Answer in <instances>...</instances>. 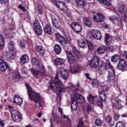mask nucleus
<instances>
[{"label": "nucleus", "mask_w": 127, "mask_h": 127, "mask_svg": "<svg viewBox=\"0 0 127 127\" xmlns=\"http://www.w3.org/2000/svg\"><path fill=\"white\" fill-rule=\"evenodd\" d=\"M99 58L96 56H95L90 62V64L92 67L93 68L96 67L99 65Z\"/></svg>", "instance_id": "nucleus-9"}, {"label": "nucleus", "mask_w": 127, "mask_h": 127, "mask_svg": "<svg viewBox=\"0 0 127 127\" xmlns=\"http://www.w3.org/2000/svg\"><path fill=\"white\" fill-rule=\"evenodd\" d=\"M20 45L21 47H24L25 46V42L24 41H21Z\"/></svg>", "instance_id": "nucleus-62"}, {"label": "nucleus", "mask_w": 127, "mask_h": 127, "mask_svg": "<svg viewBox=\"0 0 127 127\" xmlns=\"http://www.w3.org/2000/svg\"><path fill=\"white\" fill-rule=\"evenodd\" d=\"M116 127H125V124L123 122H118L116 125Z\"/></svg>", "instance_id": "nucleus-49"}, {"label": "nucleus", "mask_w": 127, "mask_h": 127, "mask_svg": "<svg viewBox=\"0 0 127 127\" xmlns=\"http://www.w3.org/2000/svg\"><path fill=\"white\" fill-rule=\"evenodd\" d=\"M13 79L15 82L20 80L21 78L19 73L17 72H14L13 75Z\"/></svg>", "instance_id": "nucleus-31"}, {"label": "nucleus", "mask_w": 127, "mask_h": 127, "mask_svg": "<svg viewBox=\"0 0 127 127\" xmlns=\"http://www.w3.org/2000/svg\"><path fill=\"white\" fill-rule=\"evenodd\" d=\"M73 99H75V101L77 103L80 104L84 102L85 99L83 96L81 95L78 94L76 96L73 95L72 97Z\"/></svg>", "instance_id": "nucleus-14"}, {"label": "nucleus", "mask_w": 127, "mask_h": 127, "mask_svg": "<svg viewBox=\"0 0 127 127\" xmlns=\"http://www.w3.org/2000/svg\"><path fill=\"white\" fill-rule=\"evenodd\" d=\"M7 64L5 62H4L2 64L0 65V69L2 72L6 71L7 68Z\"/></svg>", "instance_id": "nucleus-35"}, {"label": "nucleus", "mask_w": 127, "mask_h": 127, "mask_svg": "<svg viewBox=\"0 0 127 127\" xmlns=\"http://www.w3.org/2000/svg\"><path fill=\"white\" fill-rule=\"evenodd\" d=\"M95 125L98 126H100L102 123V121L99 119H97L95 121Z\"/></svg>", "instance_id": "nucleus-47"}, {"label": "nucleus", "mask_w": 127, "mask_h": 127, "mask_svg": "<svg viewBox=\"0 0 127 127\" xmlns=\"http://www.w3.org/2000/svg\"><path fill=\"white\" fill-rule=\"evenodd\" d=\"M77 85L75 84L74 85L73 84L71 83L70 84V86L69 87L70 88H71V89H73L74 87H76L77 86L79 87V83L78 82H77Z\"/></svg>", "instance_id": "nucleus-57"}, {"label": "nucleus", "mask_w": 127, "mask_h": 127, "mask_svg": "<svg viewBox=\"0 0 127 127\" xmlns=\"http://www.w3.org/2000/svg\"><path fill=\"white\" fill-rule=\"evenodd\" d=\"M32 64L36 66L37 68H32L30 69L31 71L36 78H41L46 76V73L44 66L42 64H40L39 61L36 58H32Z\"/></svg>", "instance_id": "nucleus-1"}, {"label": "nucleus", "mask_w": 127, "mask_h": 127, "mask_svg": "<svg viewBox=\"0 0 127 127\" xmlns=\"http://www.w3.org/2000/svg\"><path fill=\"white\" fill-rule=\"evenodd\" d=\"M105 39L106 41L107 42H109L110 41L111 38L109 34H105Z\"/></svg>", "instance_id": "nucleus-53"}, {"label": "nucleus", "mask_w": 127, "mask_h": 127, "mask_svg": "<svg viewBox=\"0 0 127 127\" xmlns=\"http://www.w3.org/2000/svg\"><path fill=\"white\" fill-rule=\"evenodd\" d=\"M55 53L57 54H59L61 52L62 48L58 44H55L54 46Z\"/></svg>", "instance_id": "nucleus-26"}, {"label": "nucleus", "mask_w": 127, "mask_h": 127, "mask_svg": "<svg viewBox=\"0 0 127 127\" xmlns=\"http://www.w3.org/2000/svg\"><path fill=\"white\" fill-rule=\"evenodd\" d=\"M44 30L45 33L49 35H50L52 33V31L50 26L48 25L45 26Z\"/></svg>", "instance_id": "nucleus-30"}, {"label": "nucleus", "mask_w": 127, "mask_h": 127, "mask_svg": "<svg viewBox=\"0 0 127 127\" xmlns=\"http://www.w3.org/2000/svg\"><path fill=\"white\" fill-rule=\"evenodd\" d=\"M97 97L96 95L93 96L92 94L90 93L89 94L88 96V101L91 104H94L95 102Z\"/></svg>", "instance_id": "nucleus-18"}, {"label": "nucleus", "mask_w": 127, "mask_h": 127, "mask_svg": "<svg viewBox=\"0 0 127 127\" xmlns=\"http://www.w3.org/2000/svg\"><path fill=\"white\" fill-rule=\"evenodd\" d=\"M18 7L21 10H22L23 12H25L26 11V9L24 8L25 7L24 6H22V4L19 5Z\"/></svg>", "instance_id": "nucleus-60"}, {"label": "nucleus", "mask_w": 127, "mask_h": 127, "mask_svg": "<svg viewBox=\"0 0 127 127\" xmlns=\"http://www.w3.org/2000/svg\"><path fill=\"white\" fill-rule=\"evenodd\" d=\"M88 40L85 39H79L78 41V43L79 47L82 48H86L87 47Z\"/></svg>", "instance_id": "nucleus-20"}, {"label": "nucleus", "mask_w": 127, "mask_h": 127, "mask_svg": "<svg viewBox=\"0 0 127 127\" xmlns=\"http://www.w3.org/2000/svg\"><path fill=\"white\" fill-rule=\"evenodd\" d=\"M51 19L52 25L54 28L57 29H60L61 28V23L59 20L57 19L54 16H52Z\"/></svg>", "instance_id": "nucleus-8"}, {"label": "nucleus", "mask_w": 127, "mask_h": 127, "mask_svg": "<svg viewBox=\"0 0 127 127\" xmlns=\"http://www.w3.org/2000/svg\"><path fill=\"white\" fill-rule=\"evenodd\" d=\"M14 43L13 41H11L9 42L8 44V47L11 51H13L14 50Z\"/></svg>", "instance_id": "nucleus-40"}, {"label": "nucleus", "mask_w": 127, "mask_h": 127, "mask_svg": "<svg viewBox=\"0 0 127 127\" xmlns=\"http://www.w3.org/2000/svg\"><path fill=\"white\" fill-rule=\"evenodd\" d=\"M120 56L117 54H115L111 57V61L113 62H118L120 59Z\"/></svg>", "instance_id": "nucleus-34"}, {"label": "nucleus", "mask_w": 127, "mask_h": 127, "mask_svg": "<svg viewBox=\"0 0 127 127\" xmlns=\"http://www.w3.org/2000/svg\"><path fill=\"white\" fill-rule=\"evenodd\" d=\"M85 75L86 78L90 80H91L92 78L90 76V74L88 73H86L85 74Z\"/></svg>", "instance_id": "nucleus-64"}, {"label": "nucleus", "mask_w": 127, "mask_h": 127, "mask_svg": "<svg viewBox=\"0 0 127 127\" xmlns=\"http://www.w3.org/2000/svg\"><path fill=\"white\" fill-rule=\"evenodd\" d=\"M54 62L56 65H62L65 63V60L62 58H58L55 60Z\"/></svg>", "instance_id": "nucleus-24"}, {"label": "nucleus", "mask_w": 127, "mask_h": 127, "mask_svg": "<svg viewBox=\"0 0 127 127\" xmlns=\"http://www.w3.org/2000/svg\"><path fill=\"white\" fill-rule=\"evenodd\" d=\"M57 40L62 45L63 47H65L67 44L68 40L58 33L55 34Z\"/></svg>", "instance_id": "nucleus-5"}, {"label": "nucleus", "mask_w": 127, "mask_h": 127, "mask_svg": "<svg viewBox=\"0 0 127 127\" xmlns=\"http://www.w3.org/2000/svg\"><path fill=\"white\" fill-rule=\"evenodd\" d=\"M60 71V74L62 79L64 80H67L69 76V74L66 70L63 69H61Z\"/></svg>", "instance_id": "nucleus-17"}, {"label": "nucleus", "mask_w": 127, "mask_h": 127, "mask_svg": "<svg viewBox=\"0 0 127 127\" xmlns=\"http://www.w3.org/2000/svg\"><path fill=\"white\" fill-rule=\"evenodd\" d=\"M93 108L94 107L93 106H91L90 105H88L87 109V112L89 113Z\"/></svg>", "instance_id": "nucleus-61"}, {"label": "nucleus", "mask_w": 127, "mask_h": 127, "mask_svg": "<svg viewBox=\"0 0 127 127\" xmlns=\"http://www.w3.org/2000/svg\"><path fill=\"white\" fill-rule=\"evenodd\" d=\"M14 101H13V103L15 102L18 105H20L22 103V99L19 96L16 95L14 96Z\"/></svg>", "instance_id": "nucleus-23"}, {"label": "nucleus", "mask_w": 127, "mask_h": 127, "mask_svg": "<svg viewBox=\"0 0 127 127\" xmlns=\"http://www.w3.org/2000/svg\"><path fill=\"white\" fill-rule=\"evenodd\" d=\"M93 18L96 22L101 23L104 18V15L100 13H97L95 15L93 16Z\"/></svg>", "instance_id": "nucleus-10"}, {"label": "nucleus", "mask_w": 127, "mask_h": 127, "mask_svg": "<svg viewBox=\"0 0 127 127\" xmlns=\"http://www.w3.org/2000/svg\"><path fill=\"white\" fill-rule=\"evenodd\" d=\"M4 121L3 120L0 121V127H4Z\"/></svg>", "instance_id": "nucleus-63"}, {"label": "nucleus", "mask_w": 127, "mask_h": 127, "mask_svg": "<svg viewBox=\"0 0 127 127\" xmlns=\"http://www.w3.org/2000/svg\"><path fill=\"white\" fill-rule=\"evenodd\" d=\"M93 37L97 40H100L102 38L101 32L97 30L93 29L91 32Z\"/></svg>", "instance_id": "nucleus-12"}, {"label": "nucleus", "mask_w": 127, "mask_h": 127, "mask_svg": "<svg viewBox=\"0 0 127 127\" xmlns=\"http://www.w3.org/2000/svg\"><path fill=\"white\" fill-rule=\"evenodd\" d=\"M126 65L125 61L123 59H121L119 60L117 67L119 70L124 71L125 70Z\"/></svg>", "instance_id": "nucleus-11"}, {"label": "nucleus", "mask_w": 127, "mask_h": 127, "mask_svg": "<svg viewBox=\"0 0 127 127\" xmlns=\"http://www.w3.org/2000/svg\"><path fill=\"white\" fill-rule=\"evenodd\" d=\"M112 72L109 73V80H112L114 81L115 82L114 77H115V70L113 69H112Z\"/></svg>", "instance_id": "nucleus-38"}, {"label": "nucleus", "mask_w": 127, "mask_h": 127, "mask_svg": "<svg viewBox=\"0 0 127 127\" xmlns=\"http://www.w3.org/2000/svg\"><path fill=\"white\" fill-rule=\"evenodd\" d=\"M36 51L42 55H43L44 54L45 50L43 47L41 46H36Z\"/></svg>", "instance_id": "nucleus-27"}, {"label": "nucleus", "mask_w": 127, "mask_h": 127, "mask_svg": "<svg viewBox=\"0 0 127 127\" xmlns=\"http://www.w3.org/2000/svg\"><path fill=\"white\" fill-rule=\"evenodd\" d=\"M37 9L38 12L40 13L42 12V6L39 4H37Z\"/></svg>", "instance_id": "nucleus-50"}, {"label": "nucleus", "mask_w": 127, "mask_h": 127, "mask_svg": "<svg viewBox=\"0 0 127 127\" xmlns=\"http://www.w3.org/2000/svg\"><path fill=\"white\" fill-rule=\"evenodd\" d=\"M75 1L78 7L85 9V6L87 5L86 3L84 0H75Z\"/></svg>", "instance_id": "nucleus-19"}, {"label": "nucleus", "mask_w": 127, "mask_h": 127, "mask_svg": "<svg viewBox=\"0 0 127 127\" xmlns=\"http://www.w3.org/2000/svg\"><path fill=\"white\" fill-rule=\"evenodd\" d=\"M99 68L101 69V70H106L109 68L112 70V69H113V66L109 62L102 63L100 65Z\"/></svg>", "instance_id": "nucleus-16"}, {"label": "nucleus", "mask_w": 127, "mask_h": 127, "mask_svg": "<svg viewBox=\"0 0 127 127\" xmlns=\"http://www.w3.org/2000/svg\"><path fill=\"white\" fill-rule=\"evenodd\" d=\"M83 124L84 123L83 121L80 120L79 121L77 127H83Z\"/></svg>", "instance_id": "nucleus-59"}, {"label": "nucleus", "mask_w": 127, "mask_h": 127, "mask_svg": "<svg viewBox=\"0 0 127 127\" xmlns=\"http://www.w3.org/2000/svg\"><path fill=\"white\" fill-rule=\"evenodd\" d=\"M55 5L61 10L66 11L67 10V8L64 3L60 1H58L55 2Z\"/></svg>", "instance_id": "nucleus-15"}, {"label": "nucleus", "mask_w": 127, "mask_h": 127, "mask_svg": "<svg viewBox=\"0 0 127 127\" xmlns=\"http://www.w3.org/2000/svg\"><path fill=\"white\" fill-rule=\"evenodd\" d=\"M120 115L118 114H114V120L116 121L120 117Z\"/></svg>", "instance_id": "nucleus-58"}, {"label": "nucleus", "mask_w": 127, "mask_h": 127, "mask_svg": "<svg viewBox=\"0 0 127 127\" xmlns=\"http://www.w3.org/2000/svg\"><path fill=\"white\" fill-rule=\"evenodd\" d=\"M99 84V82L97 81L96 79H93L92 85L94 87H98Z\"/></svg>", "instance_id": "nucleus-43"}, {"label": "nucleus", "mask_w": 127, "mask_h": 127, "mask_svg": "<svg viewBox=\"0 0 127 127\" xmlns=\"http://www.w3.org/2000/svg\"><path fill=\"white\" fill-rule=\"evenodd\" d=\"M11 115L14 121L18 122L21 121L22 119L21 115L18 110H11Z\"/></svg>", "instance_id": "nucleus-4"}, {"label": "nucleus", "mask_w": 127, "mask_h": 127, "mask_svg": "<svg viewBox=\"0 0 127 127\" xmlns=\"http://www.w3.org/2000/svg\"><path fill=\"white\" fill-rule=\"evenodd\" d=\"M99 97L101 100L103 102H104L106 100V96L107 94V93H104L100 92H99Z\"/></svg>", "instance_id": "nucleus-37"}, {"label": "nucleus", "mask_w": 127, "mask_h": 127, "mask_svg": "<svg viewBox=\"0 0 127 127\" xmlns=\"http://www.w3.org/2000/svg\"><path fill=\"white\" fill-rule=\"evenodd\" d=\"M118 7V12L120 13H124V16L125 18H126L127 16V13L125 11V5L121 4H119Z\"/></svg>", "instance_id": "nucleus-21"}, {"label": "nucleus", "mask_w": 127, "mask_h": 127, "mask_svg": "<svg viewBox=\"0 0 127 127\" xmlns=\"http://www.w3.org/2000/svg\"><path fill=\"white\" fill-rule=\"evenodd\" d=\"M53 114L54 117V120L53 121L55 122L59 120L60 118V117L61 116L60 113L56 111L55 110H54L53 111Z\"/></svg>", "instance_id": "nucleus-25"}, {"label": "nucleus", "mask_w": 127, "mask_h": 127, "mask_svg": "<svg viewBox=\"0 0 127 127\" xmlns=\"http://www.w3.org/2000/svg\"><path fill=\"white\" fill-rule=\"evenodd\" d=\"M98 2L102 3L107 6H110L111 4L107 0H96Z\"/></svg>", "instance_id": "nucleus-39"}, {"label": "nucleus", "mask_w": 127, "mask_h": 127, "mask_svg": "<svg viewBox=\"0 0 127 127\" xmlns=\"http://www.w3.org/2000/svg\"><path fill=\"white\" fill-rule=\"evenodd\" d=\"M33 25L35 28L41 27L40 25L39 22L37 20H36L34 21L33 23Z\"/></svg>", "instance_id": "nucleus-45"}, {"label": "nucleus", "mask_w": 127, "mask_h": 127, "mask_svg": "<svg viewBox=\"0 0 127 127\" xmlns=\"http://www.w3.org/2000/svg\"><path fill=\"white\" fill-rule=\"evenodd\" d=\"M55 81L51 80L49 82V88L55 92H57V90L59 85L62 86L63 82L59 79L58 75L56 73L55 76L54 77Z\"/></svg>", "instance_id": "nucleus-3"}, {"label": "nucleus", "mask_w": 127, "mask_h": 127, "mask_svg": "<svg viewBox=\"0 0 127 127\" xmlns=\"http://www.w3.org/2000/svg\"><path fill=\"white\" fill-rule=\"evenodd\" d=\"M123 101L118 99L115 101L114 103L113 104V106L116 109H119L123 107Z\"/></svg>", "instance_id": "nucleus-13"}, {"label": "nucleus", "mask_w": 127, "mask_h": 127, "mask_svg": "<svg viewBox=\"0 0 127 127\" xmlns=\"http://www.w3.org/2000/svg\"><path fill=\"white\" fill-rule=\"evenodd\" d=\"M106 120L107 121L108 123L109 126L112 127L115 124V122L114 121L112 120V118L110 116H108L106 117Z\"/></svg>", "instance_id": "nucleus-33"}, {"label": "nucleus", "mask_w": 127, "mask_h": 127, "mask_svg": "<svg viewBox=\"0 0 127 127\" xmlns=\"http://www.w3.org/2000/svg\"><path fill=\"white\" fill-rule=\"evenodd\" d=\"M65 53L66 55L67 58L70 57H71L73 55L71 52L68 51L66 50Z\"/></svg>", "instance_id": "nucleus-54"}, {"label": "nucleus", "mask_w": 127, "mask_h": 127, "mask_svg": "<svg viewBox=\"0 0 127 127\" xmlns=\"http://www.w3.org/2000/svg\"><path fill=\"white\" fill-rule=\"evenodd\" d=\"M26 86L28 89L29 99L34 101L37 107H40L41 105L40 102L41 98L40 95L38 93L33 91L29 84H26Z\"/></svg>", "instance_id": "nucleus-2"}, {"label": "nucleus", "mask_w": 127, "mask_h": 127, "mask_svg": "<svg viewBox=\"0 0 127 127\" xmlns=\"http://www.w3.org/2000/svg\"><path fill=\"white\" fill-rule=\"evenodd\" d=\"M13 56H12L11 54H9L7 55L6 57V58L8 61L11 60L12 59Z\"/></svg>", "instance_id": "nucleus-56"}, {"label": "nucleus", "mask_w": 127, "mask_h": 127, "mask_svg": "<svg viewBox=\"0 0 127 127\" xmlns=\"http://www.w3.org/2000/svg\"><path fill=\"white\" fill-rule=\"evenodd\" d=\"M83 21L84 24L88 27H90L92 25V23L91 21L86 17L83 18Z\"/></svg>", "instance_id": "nucleus-28"}, {"label": "nucleus", "mask_w": 127, "mask_h": 127, "mask_svg": "<svg viewBox=\"0 0 127 127\" xmlns=\"http://www.w3.org/2000/svg\"><path fill=\"white\" fill-rule=\"evenodd\" d=\"M87 44L88 45V48L90 50H92L93 49V44L90 40H88Z\"/></svg>", "instance_id": "nucleus-46"}, {"label": "nucleus", "mask_w": 127, "mask_h": 127, "mask_svg": "<svg viewBox=\"0 0 127 127\" xmlns=\"http://www.w3.org/2000/svg\"><path fill=\"white\" fill-rule=\"evenodd\" d=\"M80 71L79 68L77 67H76L74 68L73 71H71L72 73H79Z\"/></svg>", "instance_id": "nucleus-51"}, {"label": "nucleus", "mask_w": 127, "mask_h": 127, "mask_svg": "<svg viewBox=\"0 0 127 127\" xmlns=\"http://www.w3.org/2000/svg\"><path fill=\"white\" fill-rule=\"evenodd\" d=\"M61 86H59L57 90V92H58L59 95L63 93L64 91V89Z\"/></svg>", "instance_id": "nucleus-44"}, {"label": "nucleus", "mask_w": 127, "mask_h": 127, "mask_svg": "<svg viewBox=\"0 0 127 127\" xmlns=\"http://www.w3.org/2000/svg\"><path fill=\"white\" fill-rule=\"evenodd\" d=\"M4 39L2 35H0V50H2L4 46Z\"/></svg>", "instance_id": "nucleus-36"}, {"label": "nucleus", "mask_w": 127, "mask_h": 127, "mask_svg": "<svg viewBox=\"0 0 127 127\" xmlns=\"http://www.w3.org/2000/svg\"><path fill=\"white\" fill-rule=\"evenodd\" d=\"M71 51L73 52L74 55L71 57H69L68 58V60L70 63L72 64L75 59V57H77L79 55V52L77 50L76 47L74 46L71 47Z\"/></svg>", "instance_id": "nucleus-6"}, {"label": "nucleus", "mask_w": 127, "mask_h": 127, "mask_svg": "<svg viewBox=\"0 0 127 127\" xmlns=\"http://www.w3.org/2000/svg\"><path fill=\"white\" fill-rule=\"evenodd\" d=\"M97 105L100 107V108L102 109L103 107L102 102L100 100H99L97 101Z\"/></svg>", "instance_id": "nucleus-55"}, {"label": "nucleus", "mask_w": 127, "mask_h": 127, "mask_svg": "<svg viewBox=\"0 0 127 127\" xmlns=\"http://www.w3.org/2000/svg\"><path fill=\"white\" fill-rule=\"evenodd\" d=\"M29 60V59L28 55L26 54H24L21 57L20 63L21 64H23L28 62Z\"/></svg>", "instance_id": "nucleus-22"}, {"label": "nucleus", "mask_w": 127, "mask_h": 127, "mask_svg": "<svg viewBox=\"0 0 127 127\" xmlns=\"http://www.w3.org/2000/svg\"><path fill=\"white\" fill-rule=\"evenodd\" d=\"M35 28V32L36 34L38 35H42V30L41 27Z\"/></svg>", "instance_id": "nucleus-41"}, {"label": "nucleus", "mask_w": 127, "mask_h": 127, "mask_svg": "<svg viewBox=\"0 0 127 127\" xmlns=\"http://www.w3.org/2000/svg\"><path fill=\"white\" fill-rule=\"evenodd\" d=\"M108 19L109 20L112 21H113V23L115 24H117L119 23L118 18L116 17L114 18L109 17Z\"/></svg>", "instance_id": "nucleus-42"}, {"label": "nucleus", "mask_w": 127, "mask_h": 127, "mask_svg": "<svg viewBox=\"0 0 127 127\" xmlns=\"http://www.w3.org/2000/svg\"><path fill=\"white\" fill-rule=\"evenodd\" d=\"M71 109L73 110H76L77 108V103L75 101V99H71Z\"/></svg>", "instance_id": "nucleus-29"}, {"label": "nucleus", "mask_w": 127, "mask_h": 127, "mask_svg": "<svg viewBox=\"0 0 127 127\" xmlns=\"http://www.w3.org/2000/svg\"><path fill=\"white\" fill-rule=\"evenodd\" d=\"M71 26L73 30L77 33H78L81 31V25L77 22H72L71 24Z\"/></svg>", "instance_id": "nucleus-7"}, {"label": "nucleus", "mask_w": 127, "mask_h": 127, "mask_svg": "<svg viewBox=\"0 0 127 127\" xmlns=\"http://www.w3.org/2000/svg\"><path fill=\"white\" fill-rule=\"evenodd\" d=\"M107 49L110 52L113 51L115 50L114 48L112 45H109L107 46Z\"/></svg>", "instance_id": "nucleus-52"}, {"label": "nucleus", "mask_w": 127, "mask_h": 127, "mask_svg": "<svg viewBox=\"0 0 127 127\" xmlns=\"http://www.w3.org/2000/svg\"><path fill=\"white\" fill-rule=\"evenodd\" d=\"M106 50V48L105 46H100L97 49V52L98 54H102L105 52Z\"/></svg>", "instance_id": "nucleus-32"}, {"label": "nucleus", "mask_w": 127, "mask_h": 127, "mask_svg": "<svg viewBox=\"0 0 127 127\" xmlns=\"http://www.w3.org/2000/svg\"><path fill=\"white\" fill-rule=\"evenodd\" d=\"M102 89L100 92H102L104 93H107L108 91V87L106 86H103L102 87Z\"/></svg>", "instance_id": "nucleus-48"}]
</instances>
